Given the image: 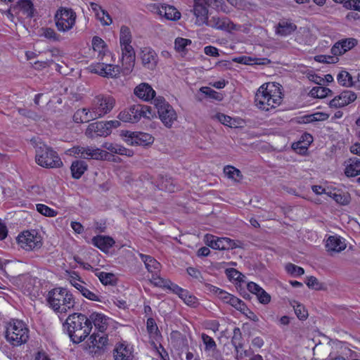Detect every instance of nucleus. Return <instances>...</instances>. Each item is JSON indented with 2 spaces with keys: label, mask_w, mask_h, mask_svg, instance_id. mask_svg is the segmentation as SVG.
<instances>
[{
  "label": "nucleus",
  "mask_w": 360,
  "mask_h": 360,
  "mask_svg": "<svg viewBox=\"0 0 360 360\" xmlns=\"http://www.w3.org/2000/svg\"><path fill=\"white\" fill-rule=\"evenodd\" d=\"M88 317L82 313L70 314L63 323V330L66 331L71 341L78 344L85 340L92 330Z\"/></svg>",
  "instance_id": "f257e3e1"
},
{
  "label": "nucleus",
  "mask_w": 360,
  "mask_h": 360,
  "mask_svg": "<svg viewBox=\"0 0 360 360\" xmlns=\"http://www.w3.org/2000/svg\"><path fill=\"white\" fill-rule=\"evenodd\" d=\"M49 307L55 312L65 314L74 309L76 302L72 292L65 288H55L49 291L46 297Z\"/></svg>",
  "instance_id": "f03ea898"
},
{
  "label": "nucleus",
  "mask_w": 360,
  "mask_h": 360,
  "mask_svg": "<svg viewBox=\"0 0 360 360\" xmlns=\"http://www.w3.org/2000/svg\"><path fill=\"white\" fill-rule=\"evenodd\" d=\"M280 88L274 83H267L262 85L257 90L255 103L257 108L268 111L275 108L282 102Z\"/></svg>",
  "instance_id": "7ed1b4c3"
},
{
  "label": "nucleus",
  "mask_w": 360,
  "mask_h": 360,
  "mask_svg": "<svg viewBox=\"0 0 360 360\" xmlns=\"http://www.w3.org/2000/svg\"><path fill=\"white\" fill-rule=\"evenodd\" d=\"M35 160L39 165L45 168H59L63 165L58 153L45 144L37 146Z\"/></svg>",
  "instance_id": "20e7f679"
},
{
  "label": "nucleus",
  "mask_w": 360,
  "mask_h": 360,
  "mask_svg": "<svg viewBox=\"0 0 360 360\" xmlns=\"http://www.w3.org/2000/svg\"><path fill=\"white\" fill-rule=\"evenodd\" d=\"M115 99L110 96L105 94H99L96 96L91 104L89 110V117L94 120L101 118L109 113L115 107Z\"/></svg>",
  "instance_id": "39448f33"
},
{
  "label": "nucleus",
  "mask_w": 360,
  "mask_h": 360,
  "mask_svg": "<svg viewBox=\"0 0 360 360\" xmlns=\"http://www.w3.org/2000/svg\"><path fill=\"white\" fill-rule=\"evenodd\" d=\"M6 338L13 346L21 345L29 338V329L22 321L13 320L6 328Z\"/></svg>",
  "instance_id": "423d86ee"
},
{
  "label": "nucleus",
  "mask_w": 360,
  "mask_h": 360,
  "mask_svg": "<svg viewBox=\"0 0 360 360\" xmlns=\"http://www.w3.org/2000/svg\"><path fill=\"white\" fill-rule=\"evenodd\" d=\"M153 117L152 109L150 106L134 104L122 110L117 117L124 122L136 123L141 117L150 119Z\"/></svg>",
  "instance_id": "0eeeda50"
},
{
  "label": "nucleus",
  "mask_w": 360,
  "mask_h": 360,
  "mask_svg": "<svg viewBox=\"0 0 360 360\" xmlns=\"http://www.w3.org/2000/svg\"><path fill=\"white\" fill-rule=\"evenodd\" d=\"M77 15L72 9L60 7L54 15V22L57 30L60 32H67L75 25Z\"/></svg>",
  "instance_id": "6e6552de"
},
{
  "label": "nucleus",
  "mask_w": 360,
  "mask_h": 360,
  "mask_svg": "<svg viewBox=\"0 0 360 360\" xmlns=\"http://www.w3.org/2000/svg\"><path fill=\"white\" fill-rule=\"evenodd\" d=\"M154 104L158 110L159 117L164 125L167 127H172L174 121L176 120L177 115L172 108L164 98L158 97L154 99Z\"/></svg>",
  "instance_id": "1a4fd4ad"
},
{
  "label": "nucleus",
  "mask_w": 360,
  "mask_h": 360,
  "mask_svg": "<svg viewBox=\"0 0 360 360\" xmlns=\"http://www.w3.org/2000/svg\"><path fill=\"white\" fill-rule=\"evenodd\" d=\"M17 240L19 245L28 251L39 249L42 245L41 237L35 230L23 231Z\"/></svg>",
  "instance_id": "9d476101"
},
{
  "label": "nucleus",
  "mask_w": 360,
  "mask_h": 360,
  "mask_svg": "<svg viewBox=\"0 0 360 360\" xmlns=\"http://www.w3.org/2000/svg\"><path fill=\"white\" fill-rule=\"evenodd\" d=\"M69 280L70 283L77 289L84 297L92 301L101 302V299L98 295L90 291L84 285V282L81 280L80 276L77 272H69Z\"/></svg>",
  "instance_id": "9b49d317"
},
{
  "label": "nucleus",
  "mask_w": 360,
  "mask_h": 360,
  "mask_svg": "<svg viewBox=\"0 0 360 360\" xmlns=\"http://www.w3.org/2000/svg\"><path fill=\"white\" fill-rule=\"evenodd\" d=\"M205 243L212 249L215 250H229L237 247L236 242L229 238H219L215 236H205Z\"/></svg>",
  "instance_id": "f8f14e48"
},
{
  "label": "nucleus",
  "mask_w": 360,
  "mask_h": 360,
  "mask_svg": "<svg viewBox=\"0 0 360 360\" xmlns=\"http://www.w3.org/2000/svg\"><path fill=\"white\" fill-rule=\"evenodd\" d=\"M124 136L127 138L126 141L131 146H148L154 141L153 136L147 133L127 131Z\"/></svg>",
  "instance_id": "ddd939ff"
},
{
  "label": "nucleus",
  "mask_w": 360,
  "mask_h": 360,
  "mask_svg": "<svg viewBox=\"0 0 360 360\" xmlns=\"http://www.w3.org/2000/svg\"><path fill=\"white\" fill-rule=\"evenodd\" d=\"M71 153L78 155L84 159H103L105 152L99 148L92 147L75 146L70 150Z\"/></svg>",
  "instance_id": "4468645a"
},
{
  "label": "nucleus",
  "mask_w": 360,
  "mask_h": 360,
  "mask_svg": "<svg viewBox=\"0 0 360 360\" xmlns=\"http://www.w3.org/2000/svg\"><path fill=\"white\" fill-rule=\"evenodd\" d=\"M356 99V95L354 92L345 90L332 99L329 105L330 108H342L354 102Z\"/></svg>",
  "instance_id": "2eb2a0df"
},
{
  "label": "nucleus",
  "mask_w": 360,
  "mask_h": 360,
  "mask_svg": "<svg viewBox=\"0 0 360 360\" xmlns=\"http://www.w3.org/2000/svg\"><path fill=\"white\" fill-rule=\"evenodd\" d=\"M206 25L217 30L228 32H231L236 29V25L230 19L226 17H219L217 15L211 17Z\"/></svg>",
  "instance_id": "dca6fc26"
},
{
  "label": "nucleus",
  "mask_w": 360,
  "mask_h": 360,
  "mask_svg": "<svg viewBox=\"0 0 360 360\" xmlns=\"http://www.w3.org/2000/svg\"><path fill=\"white\" fill-rule=\"evenodd\" d=\"M122 63L126 72H129L135 64V51L131 44L121 46Z\"/></svg>",
  "instance_id": "f3484780"
},
{
  "label": "nucleus",
  "mask_w": 360,
  "mask_h": 360,
  "mask_svg": "<svg viewBox=\"0 0 360 360\" xmlns=\"http://www.w3.org/2000/svg\"><path fill=\"white\" fill-rule=\"evenodd\" d=\"M140 58L144 68L153 70L158 63V55L154 50L149 47H144L140 53Z\"/></svg>",
  "instance_id": "a211bd4d"
},
{
  "label": "nucleus",
  "mask_w": 360,
  "mask_h": 360,
  "mask_svg": "<svg viewBox=\"0 0 360 360\" xmlns=\"http://www.w3.org/2000/svg\"><path fill=\"white\" fill-rule=\"evenodd\" d=\"M107 130L108 128L105 127L104 122H96L88 125L85 131V135L90 139L98 136L106 137L109 136Z\"/></svg>",
  "instance_id": "6ab92c4d"
},
{
  "label": "nucleus",
  "mask_w": 360,
  "mask_h": 360,
  "mask_svg": "<svg viewBox=\"0 0 360 360\" xmlns=\"http://www.w3.org/2000/svg\"><path fill=\"white\" fill-rule=\"evenodd\" d=\"M155 11L160 15L169 20H177L181 17V13L176 8L169 5H153Z\"/></svg>",
  "instance_id": "aec40b11"
},
{
  "label": "nucleus",
  "mask_w": 360,
  "mask_h": 360,
  "mask_svg": "<svg viewBox=\"0 0 360 360\" xmlns=\"http://www.w3.org/2000/svg\"><path fill=\"white\" fill-rule=\"evenodd\" d=\"M191 11L196 18L195 24L197 25L201 26L207 24L209 20L207 6L195 1L193 9Z\"/></svg>",
  "instance_id": "412c9836"
},
{
  "label": "nucleus",
  "mask_w": 360,
  "mask_h": 360,
  "mask_svg": "<svg viewBox=\"0 0 360 360\" xmlns=\"http://www.w3.org/2000/svg\"><path fill=\"white\" fill-rule=\"evenodd\" d=\"M114 358L115 360H132V347L125 343H120L114 349Z\"/></svg>",
  "instance_id": "4be33fe9"
},
{
  "label": "nucleus",
  "mask_w": 360,
  "mask_h": 360,
  "mask_svg": "<svg viewBox=\"0 0 360 360\" xmlns=\"http://www.w3.org/2000/svg\"><path fill=\"white\" fill-rule=\"evenodd\" d=\"M88 319L89 320V322L91 326L94 324L100 333H103L108 328V319L103 314L93 312L89 317H88Z\"/></svg>",
  "instance_id": "5701e85b"
},
{
  "label": "nucleus",
  "mask_w": 360,
  "mask_h": 360,
  "mask_svg": "<svg viewBox=\"0 0 360 360\" xmlns=\"http://www.w3.org/2000/svg\"><path fill=\"white\" fill-rule=\"evenodd\" d=\"M134 94L144 101H150L155 96V91L147 83H141L134 89Z\"/></svg>",
  "instance_id": "b1692460"
},
{
  "label": "nucleus",
  "mask_w": 360,
  "mask_h": 360,
  "mask_svg": "<svg viewBox=\"0 0 360 360\" xmlns=\"http://www.w3.org/2000/svg\"><path fill=\"white\" fill-rule=\"evenodd\" d=\"M91 240L93 245L103 252L108 251L115 244L113 238L107 236H94Z\"/></svg>",
  "instance_id": "393cba45"
},
{
  "label": "nucleus",
  "mask_w": 360,
  "mask_h": 360,
  "mask_svg": "<svg viewBox=\"0 0 360 360\" xmlns=\"http://www.w3.org/2000/svg\"><path fill=\"white\" fill-rule=\"evenodd\" d=\"M326 248L328 252H340L345 249L346 244L340 237L331 236L326 240Z\"/></svg>",
  "instance_id": "a878e982"
},
{
  "label": "nucleus",
  "mask_w": 360,
  "mask_h": 360,
  "mask_svg": "<svg viewBox=\"0 0 360 360\" xmlns=\"http://www.w3.org/2000/svg\"><path fill=\"white\" fill-rule=\"evenodd\" d=\"M89 4L96 18L103 25H110L112 22V20L109 13L103 10L101 6L94 2H90Z\"/></svg>",
  "instance_id": "bb28decb"
},
{
  "label": "nucleus",
  "mask_w": 360,
  "mask_h": 360,
  "mask_svg": "<svg viewBox=\"0 0 360 360\" xmlns=\"http://www.w3.org/2000/svg\"><path fill=\"white\" fill-rule=\"evenodd\" d=\"M345 174L348 177H354L360 175V160L358 158L350 159L349 164L345 168ZM360 183V176L356 179Z\"/></svg>",
  "instance_id": "cd10ccee"
},
{
  "label": "nucleus",
  "mask_w": 360,
  "mask_h": 360,
  "mask_svg": "<svg viewBox=\"0 0 360 360\" xmlns=\"http://www.w3.org/2000/svg\"><path fill=\"white\" fill-rule=\"evenodd\" d=\"M139 256L149 272L154 274L160 271V264L153 257L141 253L139 254Z\"/></svg>",
  "instance_id": "c85d7f7f"
},
{
  "label": "nucleus",
  "mask_w": 360,
  "mask_h": 360,
  "mask_svg": "<svg viewBox=\"0 0 360 360\" xmlns=\"http://www.w3.org/2000/svg\"><path fill=\"white\" fill-rule=\"evenodd\" d=\"M233 61L245 65L256 64L265 65L271 63V60L268 58H252L250 56H240L236 58L233 59Z\"/></svg>",
  "instance_id": "c756f323"
},
{
  "label": "nucleus",
  "mask_w": 360,
  "mask_h": 360,
  "mask_svg": "<svg viewBox=\"0 0 360 360\" xmlns=\"http://www.w3.org/2000/svg\"><path fill=\"white\" fill-rule=\"evenodd\" d=\"M70 169L72 177L78 179L87 169V165L84 161L76 160L72 162Z\"/></svg>",
  "instance_id": "7c9ffc66"
},
{
  "label": "nucleus",
  "mask_w": 360,
  "mask_h": 360,
  "mask_svg": "<svg viewBox=\"0 0 360 360\" xmlns=\"http://www.w3.org/2000/svg\"><path fill=\"white\" fill-rule=\"evenodd\" d=\"M296 28V25L292 22L281 20L278 24L276 32L281 36H287L293 32Z\"/></svg>",
  "instance_id": "2f4dec72"
},
{
  "label": "nucleus",
  "mask_w": 360,
  "mask_h": 360,
  "mask_svg": "<svg viewBox=\"0 0 360 360\" xmlns=\"http://www.w3.org/2000/svg\"><path fill=\"white\" fill-rule=\"evenodd\" d=\"M89 340L93 347L101 349L107 345L108 338L105 335H100L99 333H94L90 336Z\"/></svg>",
  "instance_id": "473e14b6"
},
{
  "label": "nucleus",
  "mask_w": 360,
  "mask_h": 360,
  "mask_svg": "<svg viewBox=\"0 0 360 360\" xmlns=\"http://www.w3.org/2000/svg\"><path fill=\"white\" fill-rule=\"evenodd\" d=\"M94 273L99 281L105 285H112L115 283V276L112 273L100 271L98 269H95Z\"/></svg>",
  "instance_id": "72a5a7b5"
},
{
  "label": "nucleus",
  "mask_w": 360,
  "mask_h": 360,
  "mask_svg": "<svg viewBox=\"0 0 360 360\" xmlns=\"http://www.w3.org/2000/svg\"><path fill=\"white\" fill-rule=\"evenodd\" d=\"M224 172L229 179H231L234 181L240 182L243 179L241 172L233 166H225L224 168Z\"/></svg>",
  "instance_id": "f704fd0d"
},
{
  "label": "nucleus",
  "mask_w": 360,
  "mask_h": 360,
  "mask_svg": "<svg viewBox=\"0 0 360 360\" xmlns=\"http://www.w3.org/2000/svg\"><path fill=\"white\" fill-rule=\"evenodd\" d=\"M150 281L155 286L163 288H167L170 290H172V286L175 285L174 283H172L169 280L165 279V278H161L160 276H158L157 273L152 275Z\"/></svg>",
  "instance_id": "c9c22d12"
},
{
  "label": "nucleus",
  "mask_w": 360,
  "mask_h": 360,
  "mask_svg": "<svg viewBox=\"0 0 360 360\" xmlns=\"http://www.w3.org/2000/svg\"><path fill=\"white\" fill-rule=\"evenodd\" d=\"M18 7L24 15L30 18L32 17L34 8L33 4L30 0H20L18 2Z\"/></svg>",
  "instance_id": "e433bc0d"
},
{
  "label": "nucleus",
  "mask_w": 360,
  "mask_h": 360,
  "mask_svg": "<svg viewBox=\"0 0 360 360\" xmlns=\"http://www.w3.org/2000/svg\"><path fill=\"white\" fill-rule=\"evenodd\" d=\"M290 304L293 307L295 313L299 319L305 320L307 318L308 312L304 305L295 300L292 301Z\"/></svg>",
  "instance_id": "4c0bfd02"
},
{
  "label": "nucleus",
  "mask_w": 360,
  "mask_h": 360,
  "mask_svg": "<svg viewBox=\"0 0 360 360\" xmlns=\"http://www.w3.org/2000/svg\"><path fill=\"white\" fill-rule=\"evenodd\" d=\"M89 110L87 108H82L78 110L74 115L73 119L75 122H88L90 120H94L93 118H89Z\"/></svg>",
  "instance_id": "58836bf2"
},
{
  "label": "nucleus",
  "mask_w": 360,
  "mask_h": 360,
  "mask_svg": "<svg viewBox=\"0 0 360 360\" xmlns=\"http://www.w3.org/2000/svg\"><path fill=\"white\" fill-rule=\"evenodd\" d=\"M338 83L344 86H352L353 85L352 77L351 75L345 71H341L337 77Z\"/></svg>",
  "instance_id": "ea45409f"
},
{
  "label": "nucleus",
  "mask_w": 360,
  "mask_h": 360,
  "mask_svg": "<svg viewBox=\"0 0 360 360\" xmlns=\"http://www.w3.org/2000/svg\"><path fill=\"white\" fill-rule=\"evenodd\" d=\"M131 41V32L127 26H122L120 34V46L130 44Z\"/></svg>",
  "instance_id": "a19ab883"
},
{
  "label": "nucleus",
  "mask_w": 360,
  "mask_h": 360,
  "mask_svg": "<svg viewBox=\"0 0 360 360\" xmlns=\"http://www.w3.org/2000/svg\"><path fill=\"white\" fill-rule=\"evenodd\" d=\"M333 199L338 203L347 205L350 202L351 198L348 193H333L330 195Z\"/></svg>",
  "instance_id": "79ce46f5"
},
{
  "label": "nucleus",
  "mask_w": 360,
  "mask_h": 360,
  "mask_svg": "<svg viewBox=\"0 0 360 360\" xmlns=\"http://www.w3.org/2000/svg\"><path fill=\"white\" fill-rule=\"evenodd\" d=\"M310 94L313 97L322 98L332 94V91L324 86H316L311 90Z\"/></svg>",
  "instance_id": "37998d69"
},
{
  "label": "nucleus",
  "mask_w": 360,
  "mask_h": 360,
  "mask_svg": "<svg viewBox=\"0 0 360 360\" xmlns=\"http://www.w3.org/2000/svg\"><path fill=\"white\" fill-rule=\"evenodd\" d=\"M105 77H117L120 74V68L117 65L105 64Z\"/></svg>",
  "instance_id": "c03bdc74"
},
{
  "label": "nucleus",
  "mask_w": 360,
  "mask_h": 360,
  "mask_svg": "<svg viewBox=\"0 0 360 360\" xmlns=\"http://www.w3.org/2000/svg\"><path fill=\"white\" fill-rule=\"evenodd\" d=\"M200 91L206 95L207 96L215 99L217 101H221L222 99V95L207 86H202L200 89Z\"/></svg>",
  "instance_id": "a18cd8bd"
},
{
  "label": "nucleus",
  "mask_w": 360,
  "mask_h": 360,
  "mask_svg": "<svg viewBox=\"0 0 360 360\" xmlns=\"http://www.w3.org/2000/svg\"><path fill=\"white\" fill-rule=\"evenodd\" d=\"M42 35L53 41H60V37L56 31L51 27L43 28Z\"/></svg>",
  "instance_id": "49530a36"
},
{
  "label": "nucleus",
  "mask_w": 360,
  "mask_h": 360,
  "mask_svg": "<svg viewBox=\"0 0 360 360\" xmlns=\"http://www.w3.org/2000/svg\"><path fill=\"white\" fill-rule=\"evenodd\" d=\"M191 44V40L178 37L175 39L174 41L175 49L179 52L184 51L186 50V47Z\"/></svg>",
  "instance_id": "de8ad7c7"
},
{
  "label": "nucleus",
  "mask_w": 360,
  "mask_h": 360,
  "mask_svg": "<svg viewBox=\"0 0 360 360\" xmlns=\"http://www.w3.org/2000/svg\"><path fill=\"white\" fill-rule=\"evenodd\" d=\"M285 270L288 273L294 276H302L304 274V270L303 268L292 263H288L286 264Z\"/></svg>",
  "instance_id": "09e8293b"
},
{
  "label": "nucleus",
  "mask_w": 360,
  "mask_h": 360,
  "mask_svg": "<svg viewBox=\"0 0 360 360\" xmlns=\"http://www.w3.org/2000/svg\"><path fill=\"white\" fill-rule=\"evenodd\" d=\"M37 210L41 214L46 217H54L57 214L56 211L44 204L37 205Z\"/></svg>",
  "instance_id": "8fccbe9b"
},
{
  "label": "nucleus",
  "mask_w": 360,
  "mask_h": 360,
  "mask_svg": "<svg viewBox=\"0 0 360 360\" xmlns=\"http://www.w3.org/2000/svg\"><path fill=\"white\" fill-rule=\"evenodd\" d=\"M202 340L204 345H205V349L206 351L214 350L216 349V347H217L216 342L214 340V339L212 338H211L210 336H209L205 333H202Z\"/></svg>",
  "instance_id": "3c124183"
},
{
  "label": "nucleus",
  "mask_w": 360,
  "mask_h": 360,
  "mask_svg": "<svg viewBox=\"0 0 360 360\" xmlns=\"http://www.w3.org/2000/svg\"><path fill=\"white\" fill-rule=\"evenodd\" d=\"M186 271L193 278L198 281L200 283L204 282L205 279L199 269L189 266L186 269Z\"/></svg>",
  "instance_id": "603ef678"
},
{
  "label": "nucleus",
  "mask_w": 360,
  "mask_h": 360,
  "mask_svg": "<svg viewBox=\"0 0 360 360\" xmlns=\"http://www.w3.org/2000/svg\"><path fill=\"white\" fill-rule=\"evenodd\" d=\"M172 291L174 293L176 294L179 297V298H181L184 302L186 300V297L190 294V292L187 290L179 287L176 284L172 286Z\"/></svg>",
  "instance_id": "864d4df0"
},
{
  "label": "nucleus",
  "mask_w": 360,
  "mask_h": 360,
  "mask_svg": "<svg viewBox=\"0 0 360 360\" xmlns=\"http://www.w3.org/2000/svg\"><path fill=\"white\" fill-rule=\"evenodd\" d=\"M315 60L323 63H335L338 61V58L335 56L319 55L314 58Z\"/></svg>",
  "instance_id": "5fc2aeb1"
},
{
  "label": "nucleus",
  "mask_w": 360,
  "mask_h": 360,
  "mask_svg": "<svg viewBox=\"0 0 360 360\" xmlns=\"http://www.w3.org/2000/svg\"><path fill=\"white\" fill-rule=\"evenodd\" d=\"M92 46L94 51L101 53L105 46V43L101 38L96 36L92 39Z\"/></svg>",
  "instance_id": "6e6d98bb"
},
{
  "label": "nucleus",
  "mask_w": 360,
  "mask_h": 360,
  "mask_svg": "<svg viewBox=\"0 0 360 360\" xmlns=\"http://www.w3.org/2000/svg\"><path fill=\"white\" fill-rule=\"evenodd\" d=\"M307 285L311 289L321 290L322 289V284L319 282L318 279L314 276H309L306 281Z\"/></svg>",
  "instance_id": "4d7b16f0"
},
{
  "label": "nucleus",
  "mask_w": 360,
  "mask_h": 360,
  "mask_svg": "<svg viewBox=\"0 0 360 360\" xmlns=\"http://www.w3.org/2000/svg\"><path fill=\"white\" fill-rule=\"evenodd\" d=\"M229 304L236 308L237 310L240 311L241 313L247 307L243 301L235 296L232 297Z\"/></svg>",
  "instance_id": "13d9d810"
},
{
  "label": "nucleus",
  "mask_w": 360,
  "mask_h": 360,
  "mask_svg": "<svg viewBox=\"0 0 360 360\" xmlns=\"http://www.w3.org/2000/svg\"><path fill=\"white\" fill-rule=\"evenodd\" d=\"M340 42L342 44L343 46V50H345L346 52L347 51L352 49L356 45L357 40L354 38H349L340 41Z\"/></svg>",
  "instance_id": "bf43d9fd"
},
{
  "label": "nucleus",
  "mask_w": 360,
  "mask_h": 360,
  "mask_svg": "<svg viewBox=\"0 0 360 360\" xmlns=\"http://www.w3.org/2000/svg\"><path fill=\"white\" fill-rule=\"evenodd\" d=\"M345 8L360 12V0H348L345 1Z\"/></svg>",
  "instance_id": "052dcab7"
},
{
  "label": "nucleus",
  "mask_w": 360,
  "mask_h": 360,
  "mask_svg": "<svg viewBox=\"0 0 360 360\" xmlns=\"http://www.w3.org/2000/svg\"><path fill=\"white\" fill-rule=\"evenodd\" d=\"M257 297L262 304H268L271 301V296L263 289L257 293Z\"/></svg>",
  "instance_id": "680f3d73"
},
{
  "label": "nucleus",
  "mask_w": 360,
  "mask_h": 360,
  "mask_svg": "<svg viewBox=\"0 0 360 360\" xmlns=\"http://www.w3.org/2000/svg\"><path fill=\"white\" fill-rule=\"evenodd\" d=\"M215 117L221 124L224 125L231 127L233 124L232 118L228 115L222 113H217Z\"/></svg>",
  "instance_id": "e2e57ef3"
},
{
  "label": "nucleus",
  "mask_w": 360,
  "mask_h": 360,
  "mask_svg": "<svg viewBox=\"0 0 360 360\" xmlns=\"http://www.w3.org/2000/svg\"><path fill=\"white\" fill-rule=\"evenodd\" d=\"M331 53L333 55V56L337 57L338 56L342 55L345 53V51L343 50V46L342 44L339 41L336 42L333 46L331 48Z\"/></svg>",
  "instance_id": "0e129e2a"
},
{
  "label": "nucleus",
  "mask_w": 360,
  "mask_h": 360,
  "mask_svg": "<svg viewBox=\"0 0 360 360\" xmlns=\"http://www.w3.org/2000/svg\"><path fill=\"white\" fill-rule=\"evenodd\" d=\"M243 342V335L239 328H235L233 329V335L231 338L232 345L237 343Z\"/></svg>",
  "instance_id": "69168bd1"
},
{
  "label": "nucleus",
  "mask_w": 360,
  "mask_h": 360,
  "mask_svg": "<svg viewBox=\"0 0 360 360\" xmlns=\"http://www.w3.org/2000/svg\"><path fill=\"white\" fill-rule=\"evenodd\" d=\"M195 1H199L202 4L206 5L207 6H214L217 8H219L223 4L222 0H195Z\"/></svg>",
  "instance_id": "338daca9"
},
{
  "label": "nucleus",
  "mask_w": 360,
  "mask_h": 360,
  "mask_svg": "<svg viewBox=\"0 0 360 360\" xmlns=\"http://www.w3.org/2000/svg\"><path fill=\"white\" fill-rule=\"evenodd\" d=\"M91 71L94 73H96L101 76L105 77V73H106L105 70V64L104 63H97L95 65L91 66Z\"/></svg>",
  "instance_id": "774afa93"
}]
</instances>
